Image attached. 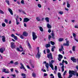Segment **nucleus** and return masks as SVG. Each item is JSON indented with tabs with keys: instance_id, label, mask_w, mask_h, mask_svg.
<instances>
[{
	"instance_id": "nucleus-1",
	"label": "nucleus",
	"mask_w": 78,
	"mask_h": 78,
	"mask_svg": "<svg viewBox=\"0 0 78 78\" xmlns=\"http://www.w3.org/2000/svg\"><path fill=\"white\" fill-rule=\"evenodd\" d=\"M76 71H74L69 70V77L67 78H70L71 77H72L73 75H75V74H76Z\"/></svg>"
},
{
	"instance_id": "nucleus-2",
	"label": "nucleus",
	"mask_w": 78,
	"mask_h": 78,
	"mask_svg": "<svg viewBox=\"0 0 78 78\" xmlns=\"http://www.w3.org/2000/svg\"><path fill=\"white\" fill-rule=\"evenodd\" d=\"M55 62V61L53 60H52L51 62H49V65L50 67L51 68L52 70H54V68L53 67V62Z\"/></svg>"
},
{
	"instance_id": "nucleus-3",
	"label": "nucleus",
	"mask_w": 78,
	"mask_h": 78,
	"mask_svg": "<svg viewBox=\"0 0 78 78\" xmlns=\"http://www.w3.org/2000/svg\"><path fill=\"white\" fill-rule=\"evenodd\" d=\"M47 57L48 58V59H53V55L51 53H50L49 54H47Z\"/></svg>"
},
{
	"instance_id": "nucleus-4",
	"label": "nucleus",
	"mask_w": 78,
	"mask_h": 78,
	"mask_svg": "<svg viewBox=\"0 0 78 78\" xmlns=\"http://www.w3.org/2000/svg\"><path fill=\"white\" fill-rule=\"evenodd\" d=\"M32 36H33V39L34 41H35V39H37V36L36 35V34L35 33L33 32L32 33Z\"/></svg>"
},
{
	"instance_id": "nucleus-5",
	"label": "nucleus",
	"mask_w": 78,
	"mask_h": 78,
	"mask_svg": "<svg viewBox=\"0 0 78 78\" xmlns=\"http://www.w3.org/2000/svg\"><path fill=\"white\" fill-rule=\"evenodd\" d=\"M63 58V56L61 54H59L58 55V60L59 61H61V60Z\"/></svg>"
},
{
	"instance_id": "nucleus-6",
	"label": "nucleus",
	"mask_w": 78,
	"mask_h": 78,
	"mask_svg": "<svg viewBox=\"0 0 78 78\" xmlns=\"http://www.w3.org/2000/svg\"><path fill=\"white\" fill-rule=\"evenodd\" d=\"M20 48L21 49V50H20V49L19 48H17L16 49L17 50V51H23V48H22V46L21 45L20 46Z\"/></svg>"
},
{
	"instance_id": "nucleus-7",
	"label": "nucleus",
	"mask_w": 78,
	"mask_h": 78,
	"mask_svg": "<svg viewBox=\"0 0 78 78\" xmlns=\"http://www.w3.org/2000/svg\"><path fill=\"white\" fill-rule=\"evenodd\" d=\"M41 53L39 52V51L38 50V53L36 55V58H38V59H39L40 58V57L41 56Z\"/></svg>"
},
{
	"instance_id": "nucleus-8",
	"label": "nucleus",
	"mask_w": 78,
	"mask_h": 78,
	"mask_svg": "<svg viewBox=\"0 0 78 78\" xmlns=\"http://www.w3.org/2000/svg\"><path fill=\"white\" fill-rule=\"evenodd\" d=\"M2 72H5V73H9V69H4L2 70Z\"/></svg>"
},
{
	"instance_id": "nucleus-9",
	"label": "nucleus",
	"mask_w": 78,
	"mask_h": 78,
	"mask_svg": "<svg viewBox=\"0 0 78 78\" xmlns=\"http://www.w3.org/2000/svg\"><path fill=\"white\" fill-rule=\"evenodd\" d=\"M11 47L12 48H15L16 45L13 42H11Z\"/></svg>"
},
{
	"instance_id": "nucleus-10",
	"label": "nucleus",
	"mask_w": 78,
	"mask_h": 78,
	"mask_svg": "<svg viewBox=\"0 0 78 78\" xmlns=\"http://www.w3.org/2000/svg\"><path fill=\"white\" fill-rule=\"evenodd\" d=\"M28 21H30V19L27 18H26L24 19L23 22H28Z\"/></svg>"
},
{
	"instance_id": "nucleus-11",
	"label": "nucleus",
	"mask_w": 78,
	"mask_h": 78,
	"mask_svg": "<svg viewBox=\"0 0 78 78\" xmlns=\"http://www.w3.org/2000/svg\"><path fill=\"white\" fill-rule=\"evenodd\" d=\"M71 59L72 61H73V62H76V59L75 58V57H71Z\"/></svg>"
},
{
	"instance_id": "nucleus-12",
	"label": "nucleus",
	"mask_w": 78,
	"mask_h": 78,
	"mask_svg": "<svg viewBox=\"0 0 78 78\" xmlns=\"http://www.w3.org/2000/svg\"><path fill=\"white\" fill-rule=\"evenodd\" d=\"M63 45L64 46H69V42L68 41H66V43H64Z\"/></svg>"
},
{
	"instance_id": "nucleus-13",
	"label": "nucleus",
	"mask_w": 78,
	"mask_h": 78,
	"mask_svg": "<svg viewBox=\"0 0 78 78\" xmlns=\"http://www.w3.org/2000/svg\"><path fill=\"white\" fill-rule=\"evenodd\" d=\"M2 41L3 42H6V38L5 36H2Z\"/></svg>"
},
{
	"instance_id": "nucleus-14",
	"label": "nucleus",
	"mask_w": 78,
	"mask_h": 78,
	"mask_svg": "<svg viewBox=\"0 0 78 78\" xmlns=\"http://www.w3.org/2000/svg\"><path fill=\"white\" fill-rule=\"evenodd\" d=\"M20 65H21V66L20 67V69H23L25 70V71H27V70H26V69H25V68L24 67V66H23V64H22V63H21Z\"/></svg>"
},
{
	"instance_id": "nucleus-15",
	"label": "nucleus",
	"mask_w": 78,
	"mask_h": 78,
	"mask_svg": "<svg viewBox=\"0 0 78 78\" xmlns=\"http://www.w3.org/2000/svg\"><path fill=\"white\" fill-rule=\"evenodd\" d=\"M23 35L24 36L27 37L28 36V33L26 31H24L23 33Z\"/></svg>"
},
{
	"instance_id": "nucleus-16",
	"label": "nucleus",
	"mask_w": 78,
	"mask_h": 78,
	"mask_svg": "<svg viewBox=\"0 0 78 78\" xmlns=\"http://www.w3.org/2000/svg\"><path fill=\"white\" fill-rule=\"evenodd\" d=\"M8 10L9 11V12H10L11 15H13V13L12 12V10L10 8H9L8 9Z\"/></svg>"
},
{
	"instance_id": "nucleus-17",
	"label": "nucleus",
	"mask_w": 78,
	"mask_h": 78,
	"mask_svg": "<svg viewBox=\"0 0 78 78\" xmlns=\"http://www.w3.org/2000/svg\"><path fill=\"white\" fill-rule=\"evenodd\" d=\"M47 27L48 28H51V26L50 25V24L48 23L47 24Z\"/></svg>"
},
{
	"instance_id": "nucleus-18",
	"label": "nucleus",
	"mask_w": 78,
	"mask_h": 78,
	"mask_svg": "<svg viewBox=\"0 0 78 78\" xmlns=\"http://www.w3.org/2000/svg\"><path fill=\"white\" fill-rule=\"evenodd\" d=\"M49 19H50V18L47 17L45 18V20L47 22H48V23H49Z\"/></svg>"
},
{
	"instance_id": "nucleus-19",
	"label": "nucleus",
	"mask_w": 78,
	"mask_h": 78,
	"mask_svg": "<svg viewBox=\"0 0 78 78\" xmlns=\"http://www.w3.org/2000/svg\"><path fill=\"white\" fill-rule=\"evenodd\" d=\"M5 49L4 48H1L0 49V52L2 53H3V51H5Z\"/></svg>"
},
{
	"instance_id": "nucleus-20",
	"label": "nucleus",
	"mask_w": 78,
	"mask_h": 78,
	"mask_svg": "<svg viewBox=\"0 0 78 78\" xmlns=\"http://www.w3.org/2000/svg\"><path fill=\"white\" fill-rule=\"evenodd\" d=\"M51 34L52 35V36L53 39H54V37H55V34H54L53 31H52L51 33Z\"/></svg>"
},
{
	"instance_id": "nucleus-21",
	"label": "nucleus",
	"mask_w": 78,
	"mask_h": 78,
	"mask_svg": "<svg viewBox=\"0 0 78 78\" xmlns=\"http://www.w3.org/2000/svg\"><path fill=\"white\" fill-rule=\"evenodd\" d=\"M27 46H28L29 48V49H31V45L30 44V43H28Z\"/></svg>"
},
{
	"instance_id": "nucleus-22",
	"label": "nucleus",
	"mask_w": 78,
	"mask_h": 78,
	"mask_svg": "<svg viewBox=\"0 0 78 78\" xmlns=\"http://www.w3.org/2000/svg\"><path fill=\"white\" fill-rule=\"evenodd\" d=\"M48 66H49V64H48V63H47L46 64L45 66L47 69H48L49 67Z\"/></svg>"
},
{
	"instance_id": "nucleus-23",
	"label": "nucleus",
	"mask_w": 78,
	"mask_h": 78,
	"mask_svg": "<svg viewBox=\"0 0 78 78\" xmlns=\"http://www.w3.org/2000/svg\"><path fill=\"white\" fill-rule=\"evenodd\" d=\"M65 62V64H68V63L67 62V61H64V60H62V64H64V62Z\"/></svg>"
},
{
	"instance_id": "nucleus-24",
	"label": "nucleus",
	"mask_w": 78,
	"mask_h": 78,
	"mask_svg": "<svg viewBox=\"0 0 78 78\" xmlns=\"http://www.w3.org/2000/svg\"><path fill=\"white\" fill-rule=\"evenodd\" d=\"M23 78H26V74L24 73H22L21 74Z\"/></svg>"
},
{
	"instance_id": "nucleus-25",
	"label": "nucleus",
	"mask_w": 78,
	"mask_h": 78,
	"mask_svg": "<svg viewBox=\"0 0 78 78\" xmlns=\"http://www.w3.org/2000/svg\"><path fill=\"white\" fill-rule=\"evenodd\" d=\"M36 19L38 22L41 21V19H40V17H37Z\"/></svg>"
},
{
	"instance_id": "nucleus-26",
	"label": "nucleus",
	"mask_w": 78,
	"mask_h": 78,
	"mask_svg": "<svg viewBox=\"0 0 78 78\" xmlns=\"http://www.w3.org/2000/svg\"><path fill=\"white\" fill-rule=\"evenodd\" d=\"M32 76L35 78L36 76V73H33L32 74Z\"/></svg>"
},
{
	"instance_id": "nucleus-27",
	"label": "nucleus",
	"mask_w": 78,
	"mask_h": 78,
	"mask_svg": "<svg viewBox=\"0 0 78 78\" xmlns=\"http://www.w3.org/2000/svg\"><path fill=\"white\" fill-rule=\"evenodd\" d=\"M58 76L59 78H62L61 77V73H58Z\"/></svg>"
},
{
	"instance_id": "nucleus-28",
	"label": "nucleus",
	"mask_w": 78,
	"mask_h": 78,
	"mask_svg": "<svg viewBox=\"0 0 78 78\" xmlns=\"http://www.w3.org/2000/svg\"><path fill=\"white\" fill-rule=\"evenodd\" d=\"M76 47V46H74L73 47L72 50L73 51H75V48Z\"/></svg>"
},
{
	"instance_id": "nucleus-29",
	"label": "nucleus",
	"mask_w": 78,
	"mask_h": 78,
	"mask_svg": "<svg viewBox=\"0 0 78 78\" xmlns=\"http://www.w3.org/2000/svg\"><path fill=\"white\" fill-rule=\"evenodd\" d=\"M39 28L40 30L41 31H43V28H42V27H39Z\"/></svg>"
},
{
	"instance_id": "nucleus-30",
	"label": "nucleus",
	"mask_w": 78,
	"mask_h": 78,
	"mask_svg": "<svg viewBox=\"0 0 78 78\" xmlns=\"http://www.w3.org/2000/svg\"><path fill=\"white\" fill-rule=\"evenodd\" d=\"M45 47L46 48H48V47H50V44H47L46 45Z\"/></svg>"
},
{
	"instance_id": "nucleus-31",
	"label": "nucleus",
	"mask_w": 78,
	"mask_h": 78,
	"mask_svg": "<svg viewBox=\"0 0 78 78\" xmlns=\"http://www.w3.org/2000/svg\"><path fill=\"white\" fill-rule=\"evenodd\" d=\"M63 50H64V48H63L62 46L59 49V51H63Z\"/></svg>"
},
{
	"instance_id": "nucleus-32",
	"label": "nucleus",
	"mask_w": 78,
	"mask_h": 78,
	"mask_svg": "<svg viewBox=\"0 0 78 78\" xmlns=\"http://www.w3.org/2000/svg\"><path fill=\"white\" fill-rule=\"evenodd\" d=\"M62 72H63L64 71V65H63L62 67Z\"/></svg>"
},
{
	"instance_id": "nucleus-33",
	"label": "nucleus",
	"mask_w": 78,
	"mask_h": 78,
	"mask_svg": "<svg viewBox=\"0 0 78 78\" xmlns=\"http://www.w3.org/2000/svg\"><path fill=\"white\" fill-rule=\"evenodd\" d=\"M67 8H70V4H69L68 2H67Z\"/></svg>"
},
{
	"instance_id": "nucleus-34",
	"label": "nucleus",
	"mask_w": 78,
	"mask_h": 78,
	"mask_svg": "<svg viewBox=\"0 0 78 78\" xmlns=\"http://www.w3.org/2000/svg\"><path fill=\"white\" fill-rule=\"evenodd\" d=\"M5 2L8 5H9V1L8 0H6Z\"/></svg>"
},
{
	"instance_id": "nucleus-35",
	"label": "nucleus",
	"mask_w": 78,
	"mask_h": 78,
	"mask_svg": "<svg viewBox=\"0 0 78 78\" xmlns=\"http://www.w3.org/2000/svg\"><path fill=\"white\" fill-rule=\"evenodd\" d=\"M63 39L62 38H59L58 40V41L59 42H62V41H63Z\"/></svg>"
},
{
	"instance_id": "nucleus-36",
	"label": "nucleus",
	"mask_w": 78,
	"mask_h": 78,
	"mask_svg": "<svg viewBox=\"0 0 78 78\" xmlns=\"http://www.w3.org/2000/svg\"><path fill=\"white\" fill-rule=\"evenodd\" d=\"M2 26L3 27H6V24L5 23H2Z\"/></svg>"
},
{
	"instance_id": "nucleus-37",
	"label": "nucleus",
	"mask_w": 78,
	"mask_h": 78,
	"mask_svg": "<svg viewBox=\"0 0 78 78\" xmlns=\"http://www.w3.org/2000/svg\"><path fill=\"white\" fill-rule=\"evenodd\" d=\"M63 13L64 12H63V11H61L58 12V13L61 15H62L63 14Z\"/></svg>"
},
{
	"instance_id": "nucleus-38",
	"label": "nucleus",
	"mask_w": 78,
	"mask_h": 78,
	"mask_svg": "<svg viewBox=\"0 0 78 78\" xmlns=\"http://www.w3.org/2000/svg\"><path fill=\"white\" fill-rule=\"evenodd\" d=\"M50 43H51V45H55V42H54L53 41H51Z\"/></svg>"
},
{
	"instance_id": "nucleus-39",
	"label": "nucleus",
	"mask_w": 78,
	"mask_h": 78,
	"mask_svg": "<svg viewBox=\"0 0 78 78\" xmlns=\"http://www.w3.org/2000/svg\"><path fill=\"white\" fill-rule=\"evenodd\" d=\"M37 6L38 7V8H41V7H42V5H41V4H38L37 5Z\"/></svg>"
},
{
	"instance_id": "nucleus-40",
	"label": "nucleus",
	"mask_w": 78,
	"mask_h": 78,
	"mask_svg": "<svg viewBox=\"0 0 78 78\" xmlns=\"http://www.w3.org/2000/svg\"><path fill=\"white\" fill-rule=\"evenodd\" d=\"M66 73H67V71H66V70L65 71V72H64V73H63V76H65V75H66Z\"/></svg>"
},
{
	"instance_id": "nucleus-41",
	"label": "nucleus",
	"mask_w": 78,
	"mask_h": 78,
	"mask_svg": "<svg viewBox=\"0 0 78 78\" xmlns=\"http://www.w3.org/2000/svg\"><path fill=\"white\" fill-rule=\"evenodd\" d=\"M13 38L15 40H17V36H15L14 37H13Z\"/></svg>"
},
{
	"instance_id": "nucleus-42",
	"label": "nucleus",
	"mask_w": 78,
	"mask_h": 78,
	"mask_svg": "<svg viewBox=\"0 0 78 78\" xmlns=\"http://www.w3.org/2000/svg\"><path fill=\"white\" fill-rule=\"evenodd\" d=\"M0 12L1 14H4V12L3 11L0 10Z\"/></svg>"
},
{
	"instance_id": "nucleus-43",
	"label": "nucleus",
	"mask_w": 78,
	"mask_h": 78,
	"mask_svg": "<svg viewBox=\"0 0 78 78\" xmlns=\"http://www.w3.org/2000/svg\"><path fill=\"white\" fill-rule=\"evenodd\" d=\"M50 52V50L48 49H47V53H49Z\"/></svg>"
},
{
	"instance_id": "nucleus-44",
	"label": "nucleus",
	"mask_w": 78,
	"mask_h": 78,
	"mask_svg": "<svg viewBox=\"0 0 78 78\" xmlns=\"http://www.w3.org/2000/svg\"><path fill=\"white\" fill-rule=\"evenodd\" d=\"M14 64H15V65H18V64H19V62H16L14 63Z\"/></svg>"
},
{
	"instance_id": "nucleus-45",
	"label": "nucleus",
	"mask_w": 78,
	"mask_h": 78,
	"mask_svg": "<svg viewBox=\"0 0 78 78\" xmlns=\"http://www.w3.org/2000/svg\"><path fill=\"white\" fill-rule=\"evenodd\" d=\"M61 53L63 54V55H64V52L63 51H59Z\"/></svg>"
},
{
	"instance_id": "nucleus-46",
	"label": "nucleus",
	"mask_w": 78,
	"mask_h": 78,
	"mask_svg": "<svg viewBox=\"0 0 78 78\" xmlns=\"http://www.w3.org/2000/svg\"><path fill=\"white\" fill-rule=\"evenodd\" d=\"M21 2L22 4H24V0H22Z\"/></svg>"
},
{
	"instance_id": "nucleus-47",
	"label": "nucleus",
	"mask_w": 78,
	"mask_h": 78,
	"mask_svg": "<svg viewBox=\"0 0 78 78\" xmlns=\"http://www.w3.org/2000/svg\"><path fill=\"white\" fill-rule=\"evenodd\" d=\"M20 37V38H21V39H23V38H24V37H23V35H21Z\"/></svg>"
},
{
	"instance_id": "nucleus-48",
	"label": "nucleus",
	"mask_w": 78,
	"mask_h": 78,
	"mask_svg": "<svg viewBox=\"0 0 78 78\" xmlns=\"http://www.w3.org/2000/svg\"><path fill=\"white\" fill-rule=\"evenodd\" d=\"M11 75V76H13V78H15L16 76V74H12Z\"/></svg>"
},
{
	"instance_id": "nucleus-49",
	"label": "nucleus",
	"mask_w": 78,
	"mask_h": 78,
	"mask_svg": "<svg viewBox=\"0 0 78 78\" xmlns=\"http://www.w3.org/2000/svg\"><path fill=\"white\" fill-rule=\"evenodd\" d=\"M73 36L75 38V37L76 36V34H75V33H73Z\"/></svg>"
},
{
	"instance_id": "nucleus-50",
	"label": "nucleus",
	"mask_w": 78,
	"mask_h": 78,
	"mask_svg": "<svg viewBox=\"0 0 78 78\" xmlns=\"http://www.w3.org/2000/svg\"><path fill=\"white\" fill-rule=\"evenodd\" d=\"M57 69H58V67H57V66H55V70H57Z\"/></svg>"
},
{
	"instance_id": "nucleus-51",
	"label": "nucleus",
	"mask_w": 78,
	"mask_h": 78,
	"mask_svg": "<svg viewBox=\"0 0 78 78\" xmlns=\"http://www.w3.org/2000/svg\"><path fill=\"white\" fill-rule=\"evenodd\" d=\"M65 10H66V11H69V9L68 8H67L65 7Z\"/></svg>"
},
{
	"instance_id": "nucleus-52",
	"label": "nucleus",
	"mask_w": 78,
	"mask_h": 78,
	"mask_svg": "<svg viewBox=\"0 0 78 78\" xmlns=\"http://www.w3.org/2000/svg\"><path fill=\"white\" fill-rule=\"evenodd\" d=\"M48 75V74L46 73H44V76H47Z\"/></svg>"
},
{
	"instance_id": "nucleus-53",
	"label": "nucleus",
	"mask_w": 78,
	"mask_h": 78,
	"mask_svg": "<svg viewBox=\"0 0 78 78\" xmlns=\"http://www.w3.org/2000/svg\"><path fill=\"white\" fill-rule=\"evenodd\" d=\"M16 21V25H19V24H20V23L19 22H18L17 20Z\"/></svg>"
},
{
	"instance_id": "nucleus-54",
	"label": "nucleus",
	"mask_w": 78,
	"mask_h": 78,
	"mask_svg": "<svg viewBox=\"0 0 78 78\" xmlns=\"http://www.w3.org/2000/svg\"><path fill=\"white\" fill-rule=\"evenodd\" d=\"M11 36L12 37H14L15 36H14V34H12L11 35Z\"/></svg>"
},
{
	"instance_id": "nucleus-55",
	"label": "nucleus",
	"mask_w": 78,
	"mask_h": 78,
	"mask_svg": "<svg viewBox=\"0 0 78 78\" xmlns=\"http://www.w3.org/2000/svg\"><path fill=\"white\" fill-rule=\"evenodd\" d=\"M5 23H8V20H7L5 19Z\"/></svg>"
},
{
	"instance_id": "nucleus-56",
	"label": "nucleus",
	"mask_w": 78,
	"mask_h": 78,
	"mask_svg": "<svg viewBox=\"0 0 78 78\" xmlns=\"http://www.w3.org/2000/svg\"><path fill=\"white\" fill-rule=\"evenodd\" d=\"M13 63H14V62L12 60V61H10V64H13Z\"/></svg>"
},
{
	"instance_id": "nucleus-57",
	"label": "nucleus",
	"mask_w": 78,
	"mask_h": 78,
	"mask_svg": "<svg viewBox=\"0 0 78 78\" xmlns=\"http://www.w3.org/2000/svg\"><path fill=\"white\" fill-rule=\"evenodd\" d=\"M74 72H76V73L75 74V75H76V76H78V73H77L76 72V71H74Z\"/></svg>"
},
{
	"instance_id": "nucleus-58",
	"label": "nucleus",
	"mask_w": 78,
	"mask_h": 78,
	"mask_svg": "<svg viewBox=\"0 0 78 78\" xmlns=\"http://www.w3.org/2000/svg\"><path fill=\"white\" fill-rule=\"evenodd\" d=\"M48 33H51V30L50 29H49L48 30Z\"/></svg>"
},
{
	"instance_id": "nucleus-59",
	"label": "nucleus",
	"mask_w": 78,
	"mask_h": 78,
	"mask_svg": "<svg viewBox=\"0 0 78 78\" xmlns=\"http://www.w3.org/2000/svg\"><path fill=\"white\" fill-rule=\"evenodd\" d=\"M74 28H78V26L77 25H76L74 27Z\"/></svg>"
},
{
	"instance_id": "nucleus-60",
	"label": "nucleus",
	"mask_w": 78,
	"mask_h": 78,
	"mask_svg": "<svg viewBox=\"0 0 78 78\" xmlns=\"http://www.w3.org/2000/svg\"><path fill=\"white\" fill-rule=\"evenodd\" d=\"M51 36L49 35L48 37L49 39H51Z\"/></svg>"
},
{
	"instance_id": "nucleus-61",
	"label": "nucleus",
	"mask_w": 78,
	"mask_h": 78,
	"mask_svg": "<svg viewBox=\"0 0 78 78\" xmlns=\"http://www.w3.org/2000/svg\"><path fill=\"white\" fill-rule=\"evenodd\" d=\"M18 18H19V16H16V20H17V19H18Z\"/></svg>"
},
{
	"instance_id": "nucleus-62",
	"label": "nucleus",
	"mask_w": 78,
	"mask_h": 78,
	"mask_svg": "<svg viewBox=\"0 0 78 78\" xmlns=\"http://www.w3.org/2000/svg\"><path fill=\"white\" fill-rule=\"evenodd\" d=\"M24 26L25 27H27V24H26V23H24Z\"/></svg>"
},
{
	"instance_id": "nucleus-63",
	"label": "nucleus",
	"mask_w": 78,
	"mask_h": 78,
	"mask_svg": "<svg viewBox=\"0 0 78 78\" xmlns=\"http://www.w3.org/2000/svg\"><path fill=\"white\" fill-rule=\"evenodd\" d=\"M57 72V70H55V71H54V73L55 74H56V72Z\"/></svg>"
},
{
	"instance_id": "nucleus-64",
	"label": "nucleus",
	"mask_w": 78,
	"mask_h": 78,
	"mask_svg": "<svg viewBox=\"0 0 78 78\" xmlns=\"http://www.w3.org/2000/svg\"><path fill=\"white\" fill-rule=\"evenodd\" d=\"M31 67H32V68H34V66L32 64H31Z\"/></svg>"
}]
</instances>
